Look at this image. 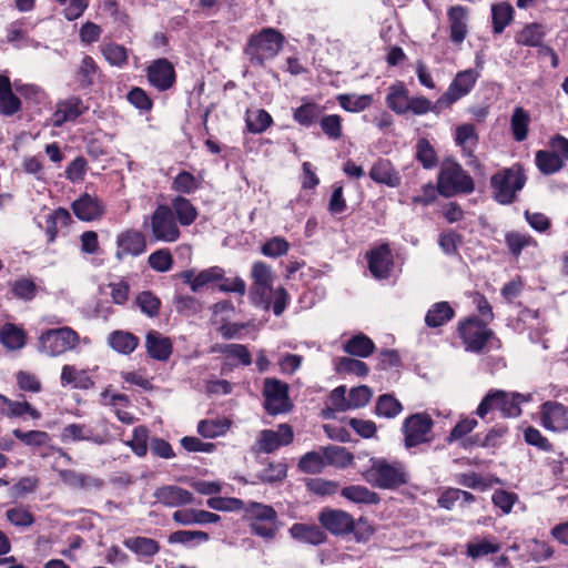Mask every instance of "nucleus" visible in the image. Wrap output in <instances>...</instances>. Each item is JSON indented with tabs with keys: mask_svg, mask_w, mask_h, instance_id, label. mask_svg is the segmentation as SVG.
Here are the masks:
<instances>
[{
	"mask_svg": "<svg viewBox=\"0 0 568 568\" xmlns=\"http://www.w3.org/2000/svg\"><path fill=\"white\" fill-rule=\"evenodd\" d=\"M284 42L285 37L278 30L263 28L250 36L244 53L253 67H264L266 61L273 60L280 53Z\"/></svg>",
	"mask_w": 568,
	"mask_h": 568,
	"instance_id": "f257e3e1",
	"label": "nucleus"
},
{
	"mask_svg": "<svg viewBox=\"0 0 568 568\" xmlns=\"http://www.w3.org/2000/svg\"><path fill=\"white\" fill-rule=\"evenodd\" d=\"M371 466L364 471L365 480L379 489H396L407 484L408 474L403 463L388 462L385 458L373 457Z\"/></svg>",
	"mask_w": 568,
	"mask_h": 568,
	"instance_id": "f03ea898",
	"label": "nucleus"
},
{
	"mask_svg": "<svg viewBox=\"0 0 568 568\" xmlns=\"http://www.w3.org/2000/svg\"><path fill=\"white\" fill-rule=\"evenodd\" d=\"M244 516L250 523L251 532L266 540L275 538L280 521L276 510L271 506L257 501L246 503Z\"/></svg>",
	"mask_w": 568,
	"mask_h": 568,
	"instance_id": "7ed1b4c3",
	"label": "nucleus"
},
{
	"mask_svg": "<svg viewBox=\"0 0 568 568\" xmlns=\"http://www.w3.org/2000/svg\"><path fill=\"white\" fill-rule=\"evenodd\" d=\"M457 331L467 352L479 354L486 351L488 344L495 342L496 347L500 345L495 333L487 327V323L476 316L460 321Z\"/></svg>",
	"mask_w": 568,
	"mask_h": 568,
	"instance_id": "20e7f679",
	"label": "nucleus"
},
{
	"mask_svg": "<svg viewBox=\"0 0 568 568\" xmlns=\"http://www.w3.org/2000/svg\"><path fill=\"white\" fill-rule=\"evenodd\" d=\"M526 183V175L520 165H513L497 172L490 179V185L494 191V199L503 205L511 204L517 199L519 192Z\"/></svg>",
	"mask_w": 568,
	"mask_h": 568,
	"instance_id": "39448f33",
	"label": "nucleus"
},
{
	"mask_svg": "<svg viewBox=\"0 0 568 568\" xmlns=\"http://www.w3.org/2000/svg\"><path fill=\"white\" fill-rule=\"evenodd\" d=\"M526 400L528 397L519 393L491 389L481 399L476 414L484 419L490 410L497 409L503 417H518L521 414L520 404Z\"/></svg>",
	"mask_w": 568,
	"mask_h": 568,
	"instance_id": "423d86ee",
	"label": "nucleus"
},
{
	"mask_svg": "<svg viewBox=\"0 0 568 568\" xmlns=\"http://www.w3.org/2000/svg\"><path fill=\"white\" fill-rule=\"evenodd\" d=\"M474 181L462 165L454 161H445L440 166L437 179L438 193L449 197L458 193H471Z\"/></svg>",
	"mask_w": 568,
	"mask_h": 568,
	"instance_id": "0eeeda50",
	"label": "nucleus"
},
{
	"mask_svg": "<svg viewBox=\"0 0 568 568\" xmlns=\"http://www.w3.org/2000/svg\"><path fill=\"white\" fill-rule=\"evenodd\" d=\"M79 342V334L69 326L51 328L39 336V351L55 357L75 348Z\"/></svg>",
	"mask_w": 568,
	"mask_h": 568,
	"instance_id": "6e6552de",
	"label": "nucleus"
},
{
	"mask_svg": "<svg viewBox=\"0 0 568 568\" xmlns=\"http://www.w3.org/2000/svg\"><path fill=\"white\" fill-rule=\"evenodd\" d=\"M434 420L427 413H415L407 416L402 424L404 447L412 449L433 440Z\"/></svg>",
	"mask_w": 568,
	"mask_h": 568,
	"instance_id": "1a4fd4ad",
	"label": "nucleus"
},
{
	"mask_svg": "<svg viewBox=\"0 0 568 568\" xmlns=\"http://www.w3.org/2000/svg\"><path fill=\"white\" fill-rule=\"evenodd\" d=\"M290 386L275 377H266L263 382L264 409L268 415L276 416L288 413L293 404L288 396Z\"/></svg>",
	"mask_w": 568,
	"mask_h": 568,
	"instance_id": "9d476101",
	"label": "nucleus"
},
{
	"mask_svg": "<svg viewBox=\"0 0 568 568\" xmlns=\"http://www.w3.org/2000/svg\"><path fill=\"white\" fill-rule=\"evenodd\" d=\"M152 235L156 241L172 243L179 240L181 232L172 209L161 204L151 215Z\"/></svg>",
	"mask_w": 568,
	"mask_h": 568,
	"instance_id": "9b49d317",
	"label": "nucleus"
},
{
	"mask_svg": "<svg viewBox=\"0 0 568 568\" xmlns=\"http://www.w3.org/2000/svg\"><path fill=\"white\" fill-rule=\"evenodd\" d=\"M479 74L473 69L460 71L450 82L447 91L437 100V106L449 108L474 88Z\"/></svg>",
	"mask_w": 568,
	"mask_h": 568,
	"instance_id": "f8f14e48",
	"label": "nucleus"
},
{
	"mask_svg": "<svg viewBox=\"0 0 568 568\" xmlns=\"http://www.w3.org/2000/svg\"><path fill=\"white\" fill-rule=\"evenodd\" d=\"M61 440L70 442H90L95 445H105L110 443L111 436L106 429L95 432L91 425L72 423L62 428Z\"/></svg>",
	"mask_w": 568,
	"mask_h": 568,
	"instance_id": "ddd939ff",
	"label": "nucleus"
},
{
	"mask_svg": "<svg viewBox=\"0 0 568 568\" xmlns=\"http://www.w3.org/2000/svg\"><path fill=\"white\" fill-rule=\"evenodd\" d=\"M322 527L332 535H347L354 529V519L351 514L342 509L323 508L317 517Z\"/></svg>",
	"mask_w": 568,
	"mask_h": 568,
	"instance_id": "4468645a",
	"label": "nucleus"
},
{
	"mask_svg": "<svg viewBox=\"0 0 568 568\" xmlns=\"http://www.w3.org/2000/svg\"><path fill=\"white\" fill-rule=\"evenodd\" d=\"M146 77L150 84L159 91H166L175 83L174 67L165 58L152 61L146 68Z\"/></svg>",
	"mask_w": 568,
	"mask_h": 568,
	"instance_id": "2eb2a0df",
	"label": "nucleus"
},
{
	"mask_svg": "<svg viewBox=\"0 0 568 568\" xmlns=\"http://www.w3.org/2000/svg\"><path fill=\"white\" fill-rule=\"evenodd\" d=\"M293 429L288 424H281L277 430L263 429L258 434L257 444L260 450L271 454L282 446L293 442Z\"/></svg>",
	"mask_w": 568,
	"mask_h": 568,
	"instance_id": "dca6fc26",
	"label": "nucleus"
},
{
	"mask_svg": "<svg viewBox=\"0 0 568 568\" xmlns=\"http://www.w3.org/2000/svg\"><path fill=\"white\" fill-rule=\"evenodd\" d=\"M366 257L368 268L375 278L384 280L390 276L394 262L388 244L384 243L371 250Z\"/></svg>",
	"mask_w": 568,
	"mask_h": 568,
	"instance_id": "f3484780",
	"label": "nucleus"
},
{
	"mask_svg": "<svg viewBox=\"0 0 568 568\" xmlns=\"http://www.w3.org/2000/svg\"><path fill=\"white\" fill-rule=\"evenodd\" d=\"M115 257L121 261L125 256H139L146 250V240L144 235L136 230H126L116 237Z\"/></svg>",
	"mask_w": 568,
	"mask_h": 568,
	"instance_id": "a211bd4d",
	"label": "nucleus"
},
{
	"mask_svg": "<svg viewBox=\"0 0 568 568\" xmlns=\"http://www.w3.org/2000/svg\"><path fill=\"white\" fill-rule=\"evenodd\" d=\"M59 478L65 486L73 490L92 491L100 490L104 486L102 478L74 469L60 470Z\"/></svg>",
	"mask_w": 568,
	"mask_h": 568,
	"instance_id": "6ab92c4d",
	"label": "nucleus"
},
{
	"mask_svg": "<svg viewBox=\"0 0 568 568\" xmlns=\"http://www.w3.org/2000/svg\"><path fill=\"white\" fill-rule=\"evenodd\" d=\"M71 207L74 215L85 222L100 220L105 212L104 203L98 196L89 193L82 194L72 203Z\"/></svg>",
	"mask_w": 568,
	"mask_h": 568,
	"instance_id": "aec40b11",
	"label": "nucleus"
},
{
	"mask_svg": "<svg viewBox=\"0 0 568 568\" xmlns=\"http://www.w3.org/2000/svg\"><path fill=\"white\" fill-rule=\"evenodd\" d=\"M449 22V38L455 44H460L468 33L469 10L464 6H452L447 10Z\"/></svg>",
	"mask_w": 568,
	"mask_h": 568,
	"instance_id": "412c9836",
	"label": "nucleus"
},
{
	"mask_svg": "<svg viewBox=\"0 0 568 568\" xmlns=\"http://www.w3.org/2000/svg\"><path fill=\"white\" fill-rule=\"evenodd\" d=\"M88 110L83 101L79 97H70L57 103L54 113L52 114L53 125L59 128L65 122L75 121Z\"/></svg>",
	"mask_w": 568,
	"mask_h": 568,
	"instance_id": "4be33fe9",
	"label": "nucleus"
},
{
	"mask_svg": "<svg viewBox=\"0 0 568 568\" xmlns=\"http://www.w3.org/2000/svg\"><path fill=\"white\" fill-rule=\"evenodd\" d=\"M541 424L545 428L561 432L568 428L567 408L556 402H547L542 405Z\"/></svg>",
	"mask_w": 568,
	"mask_h": 568,
	"instance_id": "5701e85b",
	"label": "nucleus"
},
{
	"mask_svg": "<svg viewBox=\"0 0 568 568\" xmlns=\"http://www.w3.org/2000/svg\"><path fill=\"white\" fill-rule=\"evenodd\" d=\"M153 496L160 504L168 507H179L193 501L192 493L174 485L156 488Z\"/></svg>",
	"mask_w": 568,
	"mask_h": 568,
	"instance_id": "b1692460",
	"label": "nucleus"
},
{
	"mask_svg": "<svg viewBox=\"0 0 568 568\" xmlns=\"http://www.w3.org/2000/svg\"><path fill=\"white\" fill-rule=\"evenodd\" d=\"M369 178L374 182L389 187H397L402 183L399 173L387 159H379L372 165L369 170Z\"/></svg>",
	"mask_w": 568,
	"mask_h": 568,
	"instance_id": "393cba45",
	"label": "nucleus"
},
{
	"mask_svg": "<svg viewBox=\"0 0 568 568\" xmlns=\"http://www.w3.org/2000/svg\"><path fill=\"white\" fill-rule=\"evenodd\" d=\"M145 348L153 359L165 362L172 354V343L156 331H150L145 337Z\"/></svg>",
	"mask_w": 568,
	"mask_h": 568,
	"instance_id": "a878e982",
	"label": "nucleus"
},
{
	"mask_svg": "<svg viewBox=\"0 0 568 568\" xmlns=\"http://www.w3.org/2000/svg\"><path fill=\"white\" fill-rule=\"evenodd\" d=\"M220 519L221 517L217 514L202 509H180L173 514V520L184 526L215 524Z\"/></svg>",
	"mask_w": 568,
	"mask_h": 568,
	"instance_id": "bb28decb",
	"label": "nucleus"
},
{
	"mask_svg": "<svg viewBox=\"0 0 568 568\" xmlns=\"http://www.w3.org/2000/svg\"><path fill=\"white\" fill-rule=\"evenodd\" d=\"M21 110L20 99L12 92L10 79L0 74V114L12 116Z\"/></svg>",
	"mask_w": 568,
	"mask_h": 568,
	"instance_id": "cd10ccee",
	"label": "nucleus"
},
{
	"mask_svg": "<svg viewBox=\"0 0 568 568\" xmlns=\"http://www.w3.org/2000/svg\"><path fill=\"white\" fill-rule=\"evenodd\" d=\"M290 534L296 540L315 546L325 542L327 539L326 534L316 525L296 523L290 528Z\"/></svg>",
	"mask_w": 568,
	"mask_h": 568,
	"instance_id": "c85d7f7f",
	"label": "nucleus"
},
{
	"mask_svg": "<svg viewBox=\"0 0 568 568\" xmlns=\"http://www.w3.org/2000/svg\"><path fill=\"white\" fill-rule=\"evenodd\" d=\"M409 95L404 82L397 81L388 88L386 95L387 106L396 114H405L408 112Z\"/></svg>",
	"mask_w": 568,
	"mask_h": 568,
	"instance_id": "c756f323",
	"label": "nucleus"
},
{
	"mask_svg": "<svg viewBox=\"0 0 568 568\" xmlns=\"http://www.w3.org/2000/svg\"><path fill=\"white\" fill-rule=\"evenodd\" d=\"M108 343L115 352L123 355H130L139 346L140 339L131 332L113 331L109 334Z\"/></svg>",
	"mask_w": 568,
	"mask_h": 568,
	"instance_id": "7c9ffc66",
	"label": "nucleus"
},
{
	"mask_svg": "<svg viewBox=\"0 0 568 568\" xmlns=\"http://www.w3.org/2000/svg\"><path fill=\"white\" fill-rule=\"evenodd\" d=\"M455 316V311L448 302H437L425 315V324L430 328L445 325Z\"/></svg>",
	"mask_w": 568,
	"mask_h": 568,
	"instance_id": "2f4dec72",
	"label": "nucleus"
},
{
	"mask_svg": "<svg viewBox=\"0 0 568 568\" xmlns=\"http://www.w3.org/2000/svg\"><path fill=\"white\" fill-rule=\"evenodd\" d=\"M530 121V114L524 108L514 109L510 116V131L515 141L523 142L527 139Z\"/></svg>",
	"mask_w": 568,
	"mask_h": 568,
	"instance_id": "473e14b6",
	"label": "nucleus"
},
{
	"mask_svg": "<svg viewBox=\"0 0 568 568\" xmlns=\"http://www.w3.org/2000/svg\"><path fill=\"white\" fill-rule=\"evenodd\" d=\"M404 407L393 394H382L377 397L374 414L378 417L393 419L397 417Z\"/></svg>",
	"mask_w": 568,
	"mask_h": 568,
	"instance_id": "72a5a7b5",
	"label": "nucleus"
},
{
	"mask_svg": "<svg viewBox=\"0 0 568 568\" xmlns=\"http://www.w3.org/2000/svg\"><path fill=\"white\" fill-rule=\"evenodd\" d=\"M341 495L356 504L376 505L381 500L377 493L361 485L346 486L341 490Z\"/></svg>",
	"mask_w": 568,
	"mask_h": 568,
	"instance_id": "f704fd0d",
	"label": "nucleus"
},
{
	"mask_svg": "<svg viewBox=\"0 0 568 568\" xmlns=\"http://www.w3.org/2000/svg\"><path fill=\"white\" fill-rule=\"evenodd\" d=\"M374 349V342L363 333L354 335L343 345L345 353L357 357H368Z\"/></svg>",
	"mask_w": 568,
	"mask_h": 568,
	"instance_id": "c9c22d12",
	"label": "nucleus"
},
{
	"mask_svg": "<svg viewBox=\"0 0 568 568\" xmlns=\"http://www.w3.org/2000/svg\"><path fill=\"white\" fill-rule=\"evenodd\" d=\"M99 73V67L90 55H84L75 72V81L78 87L82 90L89 89L93 85L94 80Z\"/></svg>",
	"mask_w": 568,
	"mask_h": 568,
	"instance_id": "e433bc0d",
	"label": "nucleus"
},
{
	"mask_svg": "<svg viewBox=\"0 0 568 568\" xmlns=\"http://www.w3.org/2000/svg\"><path fill=\"white\" fill-rule=\"evenodd\" d=\"M123 545L140 557L151 558L160 550L159 542L148 537H130L124 539Z\"/></svg>",
	"mask_w": 568,
	"mask_h": 568,
	"instance_id": "4c0bfd02",
	"label": "nucleus"
},
{
	"mask_svg": "<svg viewBox=\"0 0 568 568\" xmlns=\"http://www.w3.org/2000/svg\"><path fill=\"white\" fill-rule=\"evenodd\" d=\"M325 466L331 465L337 468H345L353 462V455L343 446L328 445L321 447Z\"/></svg>",
	"mask_w": 568,
	"mask_h": 568,
	"instance_id": "58836bf2",
	"label": "nucleus"
},
{
	"mask_svg": "<svg viewBox=\"0 0 568 568\" xmlns=\"http://www.w3.org/2000/svg\"><path fill=\"white\" fill-rule=\"evenodd\" d=\"M175 219L183 226L191 225L197 217V211L190 200L181 195L172 201L171 206Z\"/></svg>",
	"mask_w": 568,
	"mask_h": 568,
	"instance_id": "ea45409f",
	"label": "nucleus"
},
{
	"mask_svg": "<svg viewBox=\"0 0 568 568\" xmlns=\"http://www.w3.org/2000/svg\"><path fill=\"white\" fill-rule=\"evenodd\" d=\"M0 342L10 351L20 349L26 345V333L14 324L7 323L0 329Z\"/></svg>",
	"mask_w": 568,
	"mask_h": 568,
	"instance_id": "a19ab883",
	"label": "nucleus"
},
{
	"mask_svg": "<svg viewBox=\"0 0 568 568\" xmlns=\"http://www.w3.org/2000/svg\"><path fill=\"white\" fill-rule=\"evenodd\" d=\"M323 109L314 102H305L293 111V120L300 125L310 128L317 123Z\"/></svg>",
	"mask_w": 568,
	"mask_h": 568,
	"instance_id": "79ce46f5",
	"label": "nucleus"
},
{
	"mask_svg": "<svg viewBox=\"0 0 568 568\" xmlns=\"http://www.w3.org/2000/svg\"><path fill=\"white\" fill-rule=\"evenodd\" d=\"M209 538V534L201 530H176L169 536V542L194 547L195 545L207 541Z\"/></svg>",
	"mask_w": 568,
	"mask_h": 568,
	"instance_id": "37998d69",
	"label": "nucleus"
},
{
	"mask_svg": "<svg viewBox=\"0 0 568 568\" xmlns=\"http://www.w3.org/2000/svg\"><path fill=\"white\" fill-rule=\"evenodd\" d=\"M545 37L544 27L539 23L527 24L517 36L516 43L526 47L540 45Z\"/></svg>",
	"mask_w": 568,
	"mask_h": 568,
	"instance_id": "c03bdc74",
	"label": "nucleus"
},
{
	"mask_svg": "<svg viewBox=\"0 0 568 568\" xmlns=\"http://www.w3.org/2000/svg\"><path fill=\"white\" fill-rule=\"evenodd\" d=\"M245 122L251 133L260 134L272 125L273 119L267 111L258 109L247 112Z\"/></svg>",
	"mask_w": 568,
	"mask_h": 568,
	"instance_id": "a18cd8bd",
	"label": "nucleus"
},
{
	"mask_svg": "<svg viewBox=\"0 0 568 568\" xmlns=\"http://www.w3.org/2000/svg\"><path fill=\"white\" fill-rule=\"evenodd\" d=\"M536 165L541 173L550 175L558 172L564 163L558 154L540 150L536 153Z\"/></svg>",
	"mask_w": 568,
	"mask_h": 568,
	"instance_id": "49530a36",
	"label": "nucleus"
},
{
	"mask_svg": "<svg viewBox=\"0 0 568 568\" xmlns=\"http://www.w3.org/2000/svg\"><path fill=\"white\" fill-rule=\"evenodd\" d=\"M338 104L348 112H361L371 106L373 97L369 94H339L337 97Z\"/></svg>",
	"mask_w": 568,
	"mask_h": 568,
	"instance_id": "de8ad7c7",
	"label": "nucleus"
},
{
	"mask_svg": "<svg viewBox=\"0 0 568 568\" xmlns=\"http://www.w3.org/2000/svg\"><path fill=\"white\" fill-rule=\"evenodd\" d=\"M298 469L304 474H320L325 467L321 449L304 454L298 460Z\"/></svg>",
	"mask_w": 568,
	"mask_h": 568,
	"instance_id": "09e8293b",
	"label": "nucleus"
},
{
	"mask_svg": "<svg viewBox=\"0 0 568 568\" xmlns=\"http://www.w3.org/2000/svg\"><path fill=\"white\" fill-rule=\"evenodd\" d=\"M456 144L459 145L463 152L474 150L478 142V134L475 125L470 123L462 124L456 129L455 136Z\"/></svg>",
	"mask_w": 568,
	"mask_h": 568,
	"instance_id": "8fccbe9b",
	"label": "nucleus"
},
{
	"mask_svg": "<svg viewBox=\"0 0 568 568\" xmlns=\"http://www.w3.org/2000/svg\"><path fill=\"white\" fill-rule=\"evenodd\" d=\"M493 28L495 33H501L513 20L514 9L510 4L501 2L493 6Z\"/></svg>",
	"mask_w": 568,
	"mask_h": 568,
	"instance_id": "3c124183",
	"label": "nucleus"
},
{
	"mask_svg": "<svg viewBox=\"0 0 568 568\" xmlns=\"http://www.w3.org/2000/svg\"><path fill=\"white\" fill-rule=\"evenodd\" d=\"M12 435L26 446L31 447L47 446L51 439L50 435L42 430L23 432L20 428H16L12 430Z\"/></svg>",
	"mask_w": 568,
	"mask_h": 568,
	"instance_id": "603ef678",
	"label": "nucleus"
},
{
	"mask_svg": "<svg viewBox=\"0 0 568 568\" xmlns=\"http://www.w3.org/2000/svg\"><path fill=\"white\" fill-rule=\"evenodd\" d=\"M505 242L509 252L515 257H518L525 247L537 244L536 241L530 235L521 234L519 232L506 233Z\"/></svg>",
	"mask_w": 568,
	"mask_h": 568,
	"instance_id": "864d4df0",
	"label": "nucleus"
},
{
	"mask_svg": "<svg viewBox=\"0 0 568 568\" xmlns=\"http://www.w3.org/2000/svg\"><path fill=\"white\" fill-rule=\"evenodd\" d=\"M335 369L339 374H354L358 377H365L369 372L366 363L352 357L339 358L335 365Z\"/></svg>",
	"mask_w": 568,
	"mask_h": 568,
	"instance_id": "5fc2aeb1",
	"label": "nucleus"
},
{
	"mask_svg": "<svg viewBox=\"0 0 568 568\" xmlns=\"http://www.w3.org/2000/svg\"><path fill=\"white\" fill-rule=\"evenodd\" d=\"M11 293L16 298L29 302L36 297L38 286L31 278L21 277L12 283Z\"/></svg>",
	"mask_w": 568,
	"mask_h": 568,
	"instance_id": "6e6d98bb",
	"label": "nucleus"
},
{
	"mask_svg": "<svg viewBox=\"0 0 568 568\" xmlns=\"http://www.w3.org/2000/svg\"><path fill=\"white\" fill-rule=\"evenodd\" d=\"M287 475V468L284 463H268V465L261 471H258L255 477L266 484H273L277 481H282Z\"/></svg>",
	"mask_w": 568,
	"mask_h": 568,
	"instance_id": "4d7b16f0",
	"label": "nucleus"
},
{
	"mask_svg": "<svg viewBox=\"0 0 568 568\" xmlns=\"http://www.w3.org/2000/svg\"><path fill=\"white\" fill-rule=\"evenodd\" d=\"M206 505L219 511H244L246 503L234 497H211L206 500Z\"/></svg>",
	"mask_w": 568,
	"mask_h": 568,
	"instance_id": "13d9d810",
	"label": "nucleus"
},
{
	"mask_svg": "<svg viewBox=\"0 0 568 568\" xmlns=\"http://www.w3.org/2000/svg\"><path fill=\"white\" fill-rule=\"evenodd\" d=\"M320 125L324 134L331 140H338L343 135L342 118L337 114H328L320 118Z\"/></svg>",
	"mask_w": 568,
	"mask_h": 568,
	"instance_id": "bf43d9fd",
	"label": "nucleus"
},
{
	"mask_svg": "<svg viewBox=\"0 0 568 568\" xmlns=\"http://www.w3.org/2000/svg\"><path fill=\"white\" fill-rule=\"evenodd\" d=\"M148 262L151 268L160 273H165L173 266V257L168 248H160L151 253Z\"/></svg>",
	"mask_w": 568,
	"mask_h": 568,
	"instance_id": "052dcab7",
	"label": "nucleus"
},
{
	"mask_svg": "<svg viewBox=\"0 0 568 568\" xmlns=\"http://www.w3.org/2000/svg\"><path fill=\"white\" fill-rule=\"evenodd\" d=\"M416 159L425 169H433L437 164L436 152L427 139L418 140L416 144Z\"/></svg>",
	"mask_w": 568,
	"mask_h": 568,
	"instance_id": "680f3d73",
	"label": "nucleus"
},
{
	"mask_svg": "<svg viewBox=\"0 0 568 568\" xmlns=\"http://www.w3.org/2000/svg\"><path fill=\"white\" fill-rule=\"evenodd\" d=\"M102 54L105 60L114 67H123L128 62V51L126 49L116 43H109L102 48Z\"/></svg>",
	"mask_w": 568,
	"mask_h": 568,
	"instance_id": "e2e57ef3",
	"label": "nucleus"
},
{
	"mask_svg": "<svg viewBox=\"0 0 568 568\" xmlns=\"http://www.w3.org/2000/svg\"><path fill=\"white\" fill-rule=\"evenodd\" d=\"M6 517L10 524L19 528L30 527L34 523V516L23 506L8 509Z\"/></svg>",
	"mask_w": 568,
	"mask_h": 568,
	"instance_id": "0e129e2a",
	"label": "nucleus"
},
{
	"mask_svg": "<svg viewBox=\"0 0 568 568\" xmlns=\"http://www.w3.org/2000/svg\"><path fill=\"white\" fill-rule=\"evenodd\" d=\"M464 237L455 231H447L439 235L438 244L446 255H457Z\"/></svg>",
	"mask_w": 568,
	"mask_h": 568,
	"instance_id": "69168bd1",
	"label": "nucleus"
},
{
	"mask_svg": "<svg viewBox=\"0 0 568 568\" xmlns=\"http://www.w3.org/2000/svg\"><path fill=\"white\" fill-rule=\"evenodd\" d=\"M140 310L150 317L156 316L160 308V300L150 291L141 292L135 300Z\"/></svg>",
	"mask_w": 568,
	"mask_h": 568,
	"instance_id": "338daca9",
	"label": "nucleus"
},
{
	"mask_svg": "<svg viewBox=\"0 0 568 568\" xmlns=\"http://www.w3.org/2000/svg\"><path fill=\"white\" fill-rule=\"evenodd\" d=\"M172 189L180 193L191 194L199 189V183L192 173L182 171L174 178Z\"/></svg>",
	"mask_w": 568,
	"mask_h": 568,
	"instance_id": "774afa93",
	"label": "nucleus"
}]
</instances>
